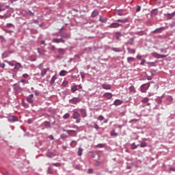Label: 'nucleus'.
Wrapping results in <instances>:
<instances>
[{
  "label": "nucleus",
  "instance_id": "obj_1",
  "mask_svg": "<svg viewBox=\"0 0 175 175\" xmlns=\"http://www.w3.org/2000/svg\"><path fill=\"white\" fill-rule=\"evenodd\" d=\"M72 118L76 120L77 124H80L81 121V118H80V113H79L77 111L74 110L72 113Z\"/></svg>",
  "mask_w": 175,
  "mask_h": 175
},
{
  "label": "nucleus",
  "instance_id": "obj_2",
  "mask_svg": "<svg viewBox=\"0 0 175 175\" xmlns=\"http://www.w3.org/2000/svg\"><path fill=\"white\" fill-rule=\"evenodd\" d=\"M148 88H150V83H144L141 86V92L146 94Z\"/></svg>",
  "mask_w": 175,
  "mask_h": 175
},
{
  "label": "nucleus",
  "instance_id": "obj_3",
  "mask_svg": "<svg viewBox=\"0 0 175 175\" xmlns=\"http://www.w3.org/2000/svg\"><path fill=\"white\" fill-rule=\"evenodd\" d=\"M119 27H122V25L118 23H111L108 26V28H118Z\"/></svg>",
  "mask_w": 175,
  "mask_h": 175
},
{
  "label": "nucleus",
  "instance_id": "obj_4",
  "mask_svg": "<svg viewBox=\"0 0 175 175\" xmlns=\"http://www.w3.org/2000/svg\"><path fill=\"white\" fill-rule=\"evenodd\" d=\"M52 42L53 43H65V40H64L62 38H53Z\"/></svg>",
  "mask_w": 175,
  "mask_h": 175
},
{
  "label": "nucleus",
  "instance_id": "obj_5",
  "mask_svg": "<svg viewBox=\"0 0 175 175\" xmlns=\"http://www.w3.org/2000/svg\"><path fill=\"white\" fill-rule=\"evenodd\" d=\"M153 57H154V58H165L166 57H167V55H161V54H158L157 53H153Z\"/></svg>",
  "mask_w": 175,
  "mask_h": 175
},
{
  "label": "nucleus",
  "instance_id": "obj_6",
  "mask_svg": "<svg viewBox=\"0 0 175 175\" xmlns=\"http://www.w3.org/2000/svg\"><path fill=\"white\" fill-rule=\"evenodd\" d=\"M28 103H33V94H30L27 98Z\"/></svg>",
  "mask_w": 175,
  "mask_h": 175
},
{
  "label": "nucleus",
  "instance_id": "obj_7",
  "mask_svg": "<svg viewBox=\"0 0 175 175\" xmlns=\"http://www.w3.org/2000/svg\"><path fill=\"white\" fill-rule=\"evenodd\" d=\"M102 88H103V90H111V85H110L109 84L107 83H103L101 85Z\"/></svg>",
  "mask_w": 175,
  "mask_h": 175
},
{
  "label": "nucleus",
  "instance_id": "obj_8",
  "mask_svg": "<svg viewBox=\"0 0 175 175\" xmlns=\"http://www.w3.org/2000/svg\"><path fill=\"white\" fill-rule=\"evenodd\" d=\"M80 102V98H73L72 99L70 100V103H73V105H77Z\"/></svg>",
  "mask_w": 175,
  "mask_h": 175
},
{
  "label": "nucleus",
  "instance_id": "obj_9",
  "mask_svg": "<svg viewBox=\"0 0 175 175\" xmlns=\"http://www.w3.org/2000/svg\"><path fill=\"white\" fill-rule=\"evenodd\" d=\"M103 97L107 98V99H111L113 94L111 93L106 92L103 94Z\"/></svg>",
  "mask_w": 175,
  "mask_h": 175
},
{
  "label": "nucleus",
  "instance_id": "obj_10",
  "mask_svg": "<svg viewBox=\"0 0 175 175\" xmlns=\"http://www.w3.org/2000/svg\"><path fill=\"white\" fill-rule=\"evenodd\" d=\"M122 103H123L122 100H119V99H116L113 102L114 106H120V105H122Z\"/></svg>",
  "mask_w": 175,
  "mask_h": 175
},
{
  "label": "nucleus",
  "instance_id": "obj_11",
  "mask_svg": "<svg viewBox=\"0 0 175 175\" xmlns=\"http://www.w3.org/2000/svg\"><path fill=\"white\" fill-rule=\"evenodd\" d=\"M164 27L157 28L152 31V33H161L163 31Z\"/></svg>",
  "mask_w": 175,
  "mask_h": 175
},
{
  "label": "nucleus",
  "instance_id": "obj_12",
  "mask_svg": "<svg viewBox=\"0 0 175 175\" xmlns=\"http://www.w3.org/2000/svg\"><path fill=\"white\" fill-rule=\"evenodd\" d=\"M64 132H66V133H68L70 135V136H73V134H72V133H76V131L75 130H63Z\"/></svg>",
  "mask_w": 175,
  "mask_h": 175
},
{
  "label": "nucleus",
  "instance_id": "obj_13",
  "mask_svg": "<svg viewBox=\"0 0 175 175\" xmlns=\"http://www.w3.org/2000/svg\"><path fill=\"white\" fill-rule=\"evenodd\" d=\"M98 14H99V11L94 10L92 12L91 17H92L94 18L96 17V16H98Z\"/></svg>",
  "mask_w": 175,
  "mask_h": 175
},
{
  "label": "nucleus",
  "instance_id": "obj_14",
  "mask_svg": "<svg viewBox=\"0 0 175 175\" xmlns=\"http://www.w3.org/2000/svg\"><path fill=\"white\" fill-rule=\"evenodd\" d=\"M48 71H49V69H47V68L42 69L41 71V76L42 77H44V76H46V75H47Z\"/></svg>",
  "mask_w": 175,
  "mask_h": 175
},
{
  "label": "nucleus",
  "instance_id": "obj_15",
  "mask_svg": "<svg viewBox=\"0 0 175 175\" xmlns=\"http://www.w3.org/2000/svg\"><path fill=\"white\" fill-rule=\"evenodd\" d=\"M57 75L53 76L51 79L50 84L51 85H53V84H54V83H55V81L57 80Z\"/></svg>",
  "mask_w": 175,
  "mask_h": 175
},
{
  "label": "nucleus",
  "instance_id": "obj_16",
  "mask_svg": "<svg viewBox=\"0 0 175 175\" xmlns=\"http://www.w3.org/2000/svg\"><path fill=\"white\" fill-rule=\"evenodd\" d=\"M80 111L81 113V116L85 118V117L87 116V112L85 111V109H80Z\"/></svg>",
  "mask_w": 175,
  "mask_h": 175
},
{
  "label": "nucleus",
  "instance_id": "obj_17",
  "mask_svg": "<svg viewBox=\"0 0 175 175\" xmlns=\"http://www.w3.org/2000/svg\"><path fill=\"white\" fill-rule=\"evenodd\" d=\"M59 75L61 77L66 76V75H68V72L66 70H62L59 72Z\"/></svg>",
  "mask_w": 175,
  "mask_h": 175
},
{
  "label": "nucleus",
  "instance_id": "obj_18",
  "mask_svg": "<svg viewBox=\"0 0 175 175\" xmlns=\"http://www.w3.org/2000/svg\"><path fill=\"white\" fill-rule=\"evenodd\" d=\"M175 16V12H174L172 14H167V17L168 18V20H172V18H173V17H174Z\"/></svg>",
  "mask_w": 175,
  "mask_h": 175
},
{
  "label": "nucleus",
  "instance_id": "obj_19",
  "mask_svg": "<svg viewBox=\"0 0 175 175\" xmlns=\"http://www.w3.org/2000/svg\"><path fill=\"white\" fill-rule=\"evenodd\" d=\"M57 51L59 55H64L65 54V49H58Z\"/></svg>",
  "mask_w": 175,
  "mask_h": 175
},
{
  "label": "nucleus",
  "instance_id": "obj_20",
  "mask_svg": "<svg viewBox=\"0 0 175 175\" xmlns=\"http://www.w3.org/2000/svg\"><path fill=\"white\" fill-rule=\"evenodd\" d=\"M129 54H135L136 53V50L131 48H127Z\"/></svg>",
  "mask_w": 175,
  "mask_h": 175
},
{
  "label": "nucleus",
  "instance_id": "obj_21",
  "mask_svg": "<svg viewBox=\"0 0 175 175\" xmlns=\"http://www.w3.org/2000/svg\"><path fill=\"white\" fill-rule=\"evenodd\" d=\"M130 94H132L133 92H135V87L133 85H131L129 88Z\"/></svg>",
  "mask_w": 175,
  "mask_h": 175
},
{
  "label": "nucleus",
  "instance_id": "obj_22",
  "mask_svg": "<svg viewBox=\"0 0 175 175\" xmlns=\"http://www.w3.org/2000/svg\"><path fill=\"white\" fill-rule=\"evenodd\" d=\"M134 61H135L134 57H129L127 58V62H129V64H132V62H134Z\"/></svg>",
  "mask_w": 175,
  "mask_h": 175
},
{
  "label": "nucleus",
  "instance_id": "obj_23",
  "mask_svg": "<svg viewBox=\"0 0 175 175\" xmlns=\"http://www.w3.org/2000/svg\"><path fill=\"white\" fill-rule=\"evenodd\" d=\"M21 68V64L20 63H16L14 69H16V70H19Z\"/></svg>",
  "mask_w": 175,
  "mask_h": 175
},
{
  "label": "nucleus",
  "instance_id": "obj_24",
  "mask_svg": "<svg viewBox=\"0 0 175 175\" xmlns=\"http://www.w3.org/2000/svg\"><path fill=\"white\" fill-rule=\"evenodd\" d=\"M78 155L79 157H81V155H83V148H78Z\"/></svg>",
  "mask_w": 175,
  "mask_h": 175
},
{
  "label": "nucleus",
  "instance_id": "obj_25",
  "mask_svg": "<svg viewBox=\"0 0 175 175\" xmlns=\"http://www.w3.org/2000/svg\"><path fill=\"white\" fill-rule=\"evenodd\" d=\"M151 14H152L153 16H157V14H158V10L157 9L152 10L151 11Z\"/></svg>",
  "mask_w": 175,
  "mask_h": 175
},
{
  "label": "nucleus",
  "instance_id": "obj_26",
  "mask_svg": "<svg viewBox=\"0 0 175 175\" xmlns=\"http://www.w3.org/2000/svg\"><path fill=\"white\" fill-rule=\"evenodd\" d=\"M112 51H115L116 53H121V49L120 48H111Z\"/></svg>",
  "mask_w": 175,
  "mask_h": 175
},
{
  "label": "nucleus",
  "instance_id": "obj_27",
  "mask_svg": "<svg viewBox=\"0 0 175 175\" xmlns=\"http://www.w3.org/2000/svg\"><path fill=\"white\" fill-rule=\"evenodd\" d=\"M77 90H79V89L77 88V85H74V86H72V88H71L72 92H76V91H77Z\"/></svg>",
  "mask_w": 175,
  "mask_h": 175
},
{
  "label": "nucleus",
  "instance_id": "obj_28",
  "mask_svg": "<svg viewBox=\"0 0 175 175\" xmlns=\"http://www.w3.org/2000/svg\"><path fill=\"white\" fill-rule=\"evenodd\" d=\"M131 150H136V148H137V146L136 145V144L133 143L131 146Z\"/></svg>",
  "mask_w": 175,
  "mask_h": 175
},
{
  "label": "nucleus",
  "instance_id": "obj_29",
  "mask_svg": "<svg viewBox=\"0 0 175 175\" xmlns=\"http://www.w3.org/2000/svg\"><path fill=\"white\" fill-rule=\"evenodd\" d=\"M148 100H150V99H149L148 98L146 97V98H144V99H142V100H141V102H142V103H147L148 102Z\"/></svg>",
  "mask_w": 175,
  "mask_h": 175
},
{
  "label": "nucleus",
  "instance_id": "obj_30",
  "mask_svg": "<svg viewBox=\"0 0 175 175\" xmlns=\"http://www.w3.org/2000/svg\"><path fill=\"white\" fill-rule=\"evenodd\" d=\"M69 117H70V114H69V113H67L65 115H64L63 118L64 120H68V118H69Z\"/></svg>",
  "mask_w": 175,
  "mask_h": 175
},
{
  "label": "nucleus",
  "instance_id": "obj_31",
  "mask_svg": "<svg viewBox=\"0 0 175 175\" xmlns=\"http://www.w3.org/2000/svg\"><path fill=\"white\" fill-rule=\"evenodd\" d=\"M68 84H69V82H68V81H64L62 85V87H67Z\"/></svg>",
  "mask_w": 175,
  "mask_h": 175
},
{
  "label": "nucleus",
  "instance_id": "obj_32",
  "mask_svg": "<svg viewBox=\"0 0 175 175\" xmlns=\"http://www.w3.org/2000/svg\"><path fill=\"white\" fill-rule=\"evenodd\" d=\"M76 144H77L76 141H72L71 143H70V146H71V147H72V148L76 147Z\"/></svg>",
  "mask_w": 175,
  "mask_h": 175
},
{
  "label": "nucleus",
  "instance_id": "obj_33",
  "mask_svg": "<svg viewBox=\"0 0 175 175\" xmlns=\"http://www.w3.org/2000/svg\"><path fill=\"white\" fill-rule=\"evenodd\" d=\"M5 27H6L7 28H14V25L13 24H12V23H8V24L5 25Z\"/></svg>",
  "mask_w": 175,
  "mask_h": 175
},
{
  "label": "nucleus",
  "instance_id": "obj_34",
  "mask_svg": "<svg viewBox=\"0 0 175 175\" xmlns=\"http://www.w3.org/2000/svg\"><path fill=\"white\" fill-rule=\"evenodd\" d=\"M139 146H140V147H142V148H144V147H147V143H146V142H141Z\"/></svg>",
  "mask_w": 175,
  "mask_h": 175
},
{
  "label": "nucleus",
  "instance_id": "obj_35",
  "mask_svg": "<svg viewBox=\"0 0 175 175\" xmlns=\"http://www.w3.org/2000/svg\"><path fill=\"white\" fill-rule=\"evenodd\" d=\"M100 21H101V23H106L107 21V19L106 18H103L102 16H100Z\"/></svg>",
  "mask_w": 175,
  "mask_h": 175
},
{
  "label": "nucleus",
  "instance_id": "obj_36",
  "mask_svg": "<svg viewBox=\"0 0 175 175\" xmlns=\"http://www.w3.org/2000/svg\"><path fill=\"white\" fill-rule=\"evenodd\" d=\"M47 174H53V170H51V167H48Z\"/></svg>",
  "mask_w": 175,
  "mask_h": 175
},
{
  "label": "nucleus",
  "instance_id": "obj_37",
  "mask_svg": "<svg viewBox=\"0 0 175 175\" xmlns=\"http://www.w3.org/2000/svg\"><path fill=\"white\" fill-rule=\"evenodd\" d=\"M111 136H118V133H116L115 131H113L112 132H111Z\"/></svg>",
  "mask_w": 175,
  "mask_h": 175
},
{
  "label": "nucleus",
  "instance_id": "obj_38",
  "mask_svg": "<svg viewBox=\"0 0 175 175\" xmlns=\"http://www.w3.org/2000/svg\"><path fill=\"white\" fill-rule=\"evenodd\" d=\"M3 10H5V8L3 5H1L0 3V12H3Z\"/></svg>",
  "mask_w": 175,
  "mask_h": 175
},
{
  "label": "nucleus",
  "instance_id": "obj_39",
  "mask_svg": "<svg viewBox=\"0 0 175 175\" xmlns=\"http://www.w3.org/2000/svg\"><path fill=\"white\" fill-rule=\"evenodd\" d=\"M120 37H121V33L120 32L116 33V39H118V40H120Z\"/></svg>",
  "mask_w": 175,
  "mask_h": 175
},
{
  "label": "nucleus",
  "instance_id": "obj_40",
  "mask_svg": "<svg viewBox=\"0 0 175 175\" xmlns=\"http://www.w3.org/2000/svg\"><path fill=\"white\" fill-rule=\"evenodd\" d=\"M53 166H55L56 167H59L61 166V163H55L53 164Z\"/></svg>",
  "mask_w": 175,
  "mask_h": 175
},
{
  "label": "nucleus",
  "instance_id": "obj_41",
  "mask_svg": "<svg viewBox=\"0 0 175 175\" xmlns=\"http://www.w3.org/2000/svg\"><path fill=\"white\" fill-rule=\"evenodd\" d=\"M4 32H5V33H12L13 31L11 30H8L6 29H3Z\"/></svg>",
  "mask_w": 175,
  "mask_h": 175
},
{
  "label": "nucleus",
  "instance_id": "obj_42",
  "mask_svg": "<svg viewBox=\"0 0 175 175\" xmlns=\"http://www.w3.org/2000/svg\"><path fill=\"white\" fill-rule=\"evenodd\" d=\"M105 118H103V116L102 115H100V116H98L97 118V120H98V121H103Z\"/></svg>",
  "mask_w": 175,
  "mask_h": 175
},
{
  "label": "nucleus",
  "instance_id": "obj_43",
  "mask_svg": "<svg viewBox=\"0 0 175 175\" xmlns=\"http://www.w3.org/2000/svg\"><path fill=\"white\" fill-rule=\"evenodd\" d=\"M62 38H64L65 39H69V35L68 34H62Z\"/></svg>",
  "mask_w": 175,
  "mask_h": 175
},
{
  "label": "nucleus",
  "instance_id": "obj_44",
  "mask_svg": "<svg viewBox=\"0 0 175 175\" xmlns=\"http://www.w3.org/2000/svg\"><path fill=\"white\" fill-rule=\"evenodd\" d=\"M92 128H94V129H99V126L96 124H94L93 126H92Z\"/></svg>",
  "mask_w": 175,
  "mask_h": 175
},
{
  "label": "nucleus",
  "instance_id": "obj_45",
  "mask_svg": "<svg viewBox=\"0 0 175 175\" xmlns=\"http://www.w3.org/2000/svg\"><path fill=\"white\" fill-rule=\"evenodd\" d=\"M12 121H18V118H17V116H12Z\"/></svg>",
  "mask_w": 175,
  "mask_h": 175
},
{
  "label": "nucleus",
  "instance_id": "obj_46",
  "mask_svg": "<svg viewBox=\"0 0 175 175\" xmlns=\"http://www.w3.org/2000/svg\"><path fill=\"white\" fill-rule=\"evenodd\" d=\"M153 88L156 91H158V88H159V86L157 84H155V85H154Z\"/></svg>",
  "mask_w": 175,
  "mask_h": 175
},
{
  "label": "nucleus",
  "instance_id": "obj_47",
  "mask_svg": "<svg viewBox=\"0 0 175 175\" xmlns=\"http://www.w3.org/2000/svg\"><path fill=\"white\" fill-rule=\"evenodd\" d=\"M140 10H142V7H140V5H137L136 8V12H140Z\"/></svg>",
  "mask_w": 175,
  "mask_h": 175
},
{
  "label": "nucleus",
  "instance_id": "obj_48",
  "mask_svg": "<svg viewBox=\"0 0 175 175\" xmlns=\"http://www.w3.org/2000/svg\"><path fill=\"white\" fill-rule=\"evenodd\" d=\"M23 77H24V79H28L29 77V75H28V74H23Z\"/></svg>",
  "mask_w": 175,
  "mask_h": 175
},
{
  "label": "nucleus",
  "instance_id": "obj_49",
  "mask_svg": "<svg viewBox=\"0 0 175 175\" xmlns=\"http://www.w3.org/2000/svg\"><path fill=\"white\" fill-rule=\"evenodd\" d=\"M120 23L125 24V23H128V19H122Z\"/></svg>",
  "mask_w": 175,
  "mask_h": 175
},
{
  "label": "nucleus",
  "instance_id": "obj_50",
  "mask_svg": "<svg viewBox=\"0 0 175 175\" xmlns=\"http://www.w3.org/2000/svg\"><path fill=\"white\" fill-rule=\"evenodd\" d=\"M144 64H146V59H143L140 63V65H144Z\"/></svg>",
  "mask_w": 175,
  "mask_h": 175
},
{
  "label": "nucleus",
  "instance_id": "obj_51",
  "mask_svg": "<svg viewBox=\"0 0 175 175\" xmlns=\"http://www.w3.org/2000/svg\"><path fill=\"white\" fill-rule=\"evenodd\" d=\"M92 172H93L92 169H89L88 171V173L89 174H92Z\"/></svg>",
  "mask_w": 175,
  "mask_h": 175
},
{
  "label": "nucleus",
  "instance_id": "obj_52",
  "mask_svg": "<svg viewBox=\"0 0 175 175\" xmlns=\"http://www.w3.org/2000/svg\"><path fill=\"white\" fill-rule=\"evenodd\" d=\"M51 50L52 51H54V50H55V46L54 45L51 46Z\"/></svg>",
  "mask_w": 175,
  "mask_h": 175
},
{
  "label": "nucleus",
  "instance_id": "obj_53",
  "mask_svg": "<svg viewBox=\"0 0 175 175\" xmlns=\"http://www.w3.org/2000/svg\"><path fill=\"white\" fill-rule=\"evenodd\" d=\"M41 44H44V46H47V44L44 42V40L41 41Z\"/></svg>",
  "mask_w": 175,
  "mask_h": 175
},
{
  "label": "nucleus",
  "instance_id": "obj_54",
  "mask_svg": "<svg viewBox=\"0 0 175 175\" xmlns=\"http://www.w3.org/2000/svg\"><path fill=\"white\" fill-rule=\"evenodd\" d=\"M137 119H133V120H131V121H130V122H137Z\"/></svg>",
  "mask_w": 175,
  "mask_h": 175
},
{
  "label": "nucleus",
  "instance_id": "obj_55",
  "mask_svg": "<svg viewBox=\"0 0 175 175\" xmlns=\"http://www.w3.org/2000/svg\"><path fill=\"white\" fill-rule=\"evenodd\" d=\"M1 68H5V64L4 63H0Z\"/></svg>",
  "mask_w": 175,
  "mask_h": 175
},
{
  "label": "nucleus",
  "instance_id": "obj_56",
  "mask_svg": "<svg viewBox=\"0 0 175 175\" xmlns=\"http://www.w3.org/2000/svg\"><path fill=\"white\" fill-rule=\"evenodd\" d=\"M147 80H152V77H151V76H148L147 77Z\"/></svg>",
  "mask_w": 175,
  "mask_h": 175
},
{
  "label": "nucleus",
  "instance_id": "obj_57",
  "mask_svg": "<svg viewBox=\"0 0 175 175\" xmlns=\"http://www.w3.org/2000/svg\"><path fill=\"white\" fill-rule=\"evenodd\" d=\"M49 139H51V140H54V137L53 135H49Z\"/></svg>",
  "mask_w": 175,
  "mask_h": 175
},
{
  "label": "nucleus",
  "instance_id": "obj_58",
  "mask_svg": "<svg viewBox=\"0 0 175 175\" xmlns=\"http://www.w3.org/2000/svg\"><path fill=\"white\" fill-rule=\"evenodd\" d=\"M47 156L48 157H53V153L52 152H48Z\"/></svg>",
  "mask_w": 175,
  "mask_h": 175
},
{
  "label": "nucleus",
  "instance_id": "obj_59",
  "mask_svg": "<svg viewBox=\"0 0 175 175\" xmlns=\"http://www.w3.org/2000/svg\"><path fill=\"white\" fill-rule=\"evenodd\" d=\"M167 100H173V97H172L171 96H170L167 98Z\"/></svg>",
  "mask_w": 175,
  "mask_h": 175
},
{
  "label": "nucleus",
  "instance_id": "obj_60",
  "mask_svg": "<svg viewBox=\"0 0 175 175\" xmlns=\"http://www.w3.org/2000/svg\"><path fill=\"white\" fill-rule=\"evenodd\" d=\"M170 170L171 172H175V168L170 167Z\"/></svg>",
  "mask_w": 175,
  "mask_h": 175
},
{
  "label": "nucleus",
  "instance_id": "obj_61",
  "mask_svg": "<svg viewBox=\"0 0 175 175\" xmlns=\"http://www.w3.org/2000/svg\"><path fill=\"white\" fill-rule=\"evenodd\" d=\"M137 59H142L141 55H137Z\"/></svg>",
  "mask_w": 175,
  "mask_h": 175
},
{
  "label": "nucleus",
  "instance_id": "obj_62",
  "mask_svg": "<svg viewBox=\"0 0 175 175\" xmlns=\"http://www.w3.org/2000/svg\"><path fill=\"white\" fill-rule=\"evenodd\" d=\"M81 77L82 79H84V77H85V76L83 73H81Z\"/></svg>",
  "mask_w": 175,
  "mask_h": 175
},
{
  "label": "nucleus",
  "instance_id": "obj_63",
  "mask_svg": "<svg viewBox=\"0 0 175 175\" xmlns=\"http://www.w3.org/2000/svg\"><path fill=\"white\" fill-rule=\"evenodd\" d=\"M27 81H25V79H21V83H26Z\"/></svg>",
  "mask_w": 175,
  "mask_h": 175
},
{
  "label": "nucleus",
  "instance_id": "obj_64",
  "mask_svg": "<svg viewBox=\"0 0 175 175\" xmlns=\"http://www.w3.org/2000/svg\"><path fill=\"white\" fill-rule=\"evenodd\" d=\"M29 13H30V14H31L32 16H35V14L33 13L32 12L29 11Z\"/></svg>",
  "mask_w": 175,
  "mask_h": 175
}]
</instances>
